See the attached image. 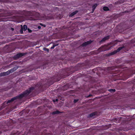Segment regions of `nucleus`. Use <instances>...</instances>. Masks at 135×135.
Returning <instances> with one entry per match:
<instances>
[{
  "label": "nucleus",
  "mask_w": 135,
  "mask_h": 135,
  "mask_svg": "<svg viewBox=\"0 0 135 135\" xmlns=\"http://www.w3.org/2000/svg\"><path fill=\"white\" fill-rule=\"evenodd\" d=\"M43 26L45 27V25H43Z\"/></svg>",
  "instance_id": "6ab92c4d"
},
{
  "label": "nucleus",
  "mask_w": 135,
  "mask_h": 135,
  "mask_svg": "<svg viewBox=\"0 0 135 135\" xmlns=\"http://www.w3.org/2000/svg\"><path fill=\"white\" fill-rule=\"evenodd\" d=\"M28 31H29V32H31V30H30L29 29H28Z\"/></svg>",
  "instance_id": "dca6fc26"
},
{
  "label": "nucleus",
  "mask_w": 135,
  "mask_h": 135,
  "mask_svg": "<svg viewBox=\"0 0 135 135\" xmlns=\"http://www.w3.org/2000/svg\"><path fill=\"white\" fill-rule=\"evenodd\" d=\"M91 42L90 41H88L87 42H86L83 44V46H84L88 44H90Z\"/></svg>",
  "instance_id": "39448f33"
},
{
  "label": "nucleus",
  "mask_w": 135,
  "mask_h": 135,
  "mask_svg": "<svg viewBox=\"0 0 135 135\" xmlns=\"http://www.w3.org/2000/svg\"><path fill=\"white\" fill-rule=\"evenodd\" d=\"M38 28H39V29L40 28V27H39V26L38 27Z\"/></svg>",
  "instance_id": "aec40b11"
},
{
  "label": "nucleus",
  "mask_w": 135,
  "mask_h": 135,
  "mask_svg": "<svg viewBox=\"0 0 135 135\" xmlns=\"http://www.w3.org/2000/svg\"><path fill=\"white\" fill-rule=\"evenodd\" d=\"M117 51H115L113 52V54H115L117 52Z\"/></svg>",
  "instance_id": "a211bd4d"
},
{
  "label": "nucleus",
  "mask_w": 135,
  "mask_h": 135,
  "mask_svg": "<svg viewBox=\"0 0 135 135\" xmlns=\"http://www.w3.org/2000/svg\"><path fill=\"white\" fill-rule=\"evenodd\" d=\"M77 11H75L74 12H73L72 13H71L70 15V17H72L73 15H74L75 14L77 13Z\"/></svg>",
  "instance_id": "423d86ee"
},
{
  "label": "nucleus",
  "mask_w": 135,
  "mask_h": 135,
  "mask_svg": "<svg viewBox=\"0 0 135 135\" xmlns=\"http://www.w3.org/2000/svg\"><path fill=\"white\" fill-rule=\"evenodd\" d=\"M11 29H12V30H13V28H11Z\"/></svg>",
  "instance_id": "412c9836"
},
{
  "label": "nucleus",
  "mask_w": 135,
  "mask_h": 135,
  "mask_svg": "<svg viewBox=\"0 0 135 135\" xmlns=\"http://www.w3.org/2000/svg\"><path fill=\"white\" fill-rule=\"evenodd\" d=\"M122 49V47H120L118 49L117 51V52H118L121 49Z\"/></svg>",
  "instance_id": "9b49d317"
},
{
  "label": "nucleus",
  "mask_w": 135,
  "mask_h": 135,
  "mask_svg": "<svg viewBox=\"0 0 135 135\" xmlns=\"http://www.w3.org/2000/svg\"><path fill=\"white\" fill-rule=\"evenodd\" d=\"M78 100H74V103H75L76 102H77L78 101Z\"/></svg>",
  "instance_id": "ddd939ff"
},
{
  "label": "nucleus",
  "mask_w": 135,
  "mask_h": 135,
  "mask_svg": "<svg viewBox=\"0 0 135 135\" xmlns=\"http://www.w3.org/2000/svg\"><path fill=\"white\" fill-rule=\"evenodd\" d=\"M57 100H58V99H56V100H53V101L54 102H55L56 101H57Z\"/></svg>",
  "instance_id": "4468645a"
},
{
  "label": "nucleus",
  "mask_w": 135,
  "mask_h": 135,
  "mask_svg": "<svg viewBox=\"0 0 135 135\" xmlns=\"http://www.w3.org/2000/svg\"><path fill=\"white\" fill-rule=\"evenodd\" d=\"M58 113H59V112L58 111H57L55 112H53V113L54 114Z\"/></svg>",
  "instance_id": "f8f14e48"
},
{
  "label": "nucleus",
  "mask_w": 135,
  "mask_h": 135,
  "mask_svg": "<svg viewBox=\"0 0 135 135\" xmlns=\"http://www.w3.org/2000/svg\"><path fill=\"white\" fill-rule=\"evenodd\" d=\"M13 71V69H11L6 72L2 73L0 74V76L7 75Z\"/></svg>",
  "instance_id": "f257e3e1"
},
{
  "label": "nucleus",
  "mask_w": 135,
  "mask_h": 135,
  "mask_svg": "<svg viewBox=\"0 0 135 135\" xmlns=\"http://www.w3.org/2000/svg\"><path fill=\"white\" fill-rule=\"evenodd\" d=\"M17 97H15V98H12L11 100H8L7 102V103H9L10 102H12L14 100H15L16 99H17Z\"/></svg>",
  "instance_id": "20e7f679"
},
{
  "label": "nucleus",
  "mask_w": 135,
  "mask_h": 135,
  "mask_svg": "<svg viewBox=\"0 0 135 135\" xmlns=\"http://www.w3.org/2000/svg\"><path fill=\"white\" fill-rule=\"evenodd\" d=\"M27 29V26L26 25H24L23 26V30L24 31L26 30Z\"/></svg>",
  "instance_id": "0eeeda50"
},
{
  "label": "nucleus",
  "mask_w": 135,
  "mask_h": 135,
  "mask_svg": "<svg viewBox=\"0 0 135 135\" xmlns=\"http://www.w3.org/2000/svg\"><path fill=\"white\" fill-rule=\"evenodd\" d=\"M108 38H109V37H108V36L104 37L103 39V40H102V41H105V40L107 39H108Z\"/></svg>",
  "instance_id": "1a4fd4ad"
},
{
  "label": "nucleus",
  "mask_w": 135,
  "mask_h": 135,
  "mask_svg": "<svg viewBox=\"0 0 135 135\" xmlns=\"http://www.w3.org/2000/svg\"><path fill=\"white\" fill-rule=\"evenodd\" d=\"M109 91L110 92L113 91V92H114L115 91V90L114 89H109Z\"/></svg>",
  "instance_id": "9d476101"
},
{
  "label": "nucleus",
  "mask_w": 135,
  "mask_h": 135,
  "mask_svg": "<svg viewBox=\"0 0 135 135\" xmlns=\"http://www.w3.org/2000/svg\"><path fill=\"white\" fill-rule=\"evenodd\" d=\"M103 9L104 11H107L109 9L107 7H103Z\"/></svg>",
  "instance_id": "6e6552de"
},
{
  "label": "nucleus",
  "mask_w": 135,
  "mask_h": 135,
  "mask_svg": "<svg viewBox=\"0 0 135 135\" xmlns=\"http://www.w3.org/2000/svg\"><path fill=\"white\" fill-rule=\"evenodd\" d=\"M56 46V45H54L52 47H51V49H54V47H55V46Z\"/></svg>",
  "instance_id": "2eb2a0df"
},
{
  "label": "nucleus",
  "mask_w": 135,
  "mask_h": 135,
  "mask_svg": "<svg viewBox=\"0 0 135 135\" xmlns=\"http://www.w3.org/2000/svg\"><path fill=\"white\" fill-rule=\"evenodd\" d=\"M97 6V4H94L92 7V12L93 13L94 11V9H95L96 7Z\"/></svg>",
  "instance_id": "7ed1b4c3"
},
{
  "label": "nucleus",
  "mask_w": 135,
  "mask_h": 135,
  "mask_svg": "<svg viewBox=\"0 0 135 135\" xmlns=\"http://www.w3.org/2000/svg\"><path fill=\"white\" fill-rule=\"evenodd\" d=\"M94 115V113L91 114L90 115L91 116H93Z\"/></svg>",
  "instance_id": "f3484780"
},
{
  "label": "nucleus",
  "mask_w": 135,
  "mask_h": 135,
  "mask_svg": "<svg viewBox=\"0 0 135 135\" xmlns=\"http://www.w3.org/2000/svg\"><path fill=\"white\" fill-rule=\"evenodd\" d=\"M30 93V91H26L25 93H24V94L21 95L20 96V97H22L25 95V94H29Z\"/></svg>",
  "instance_id": "f03ea898"
}]
</instances>
